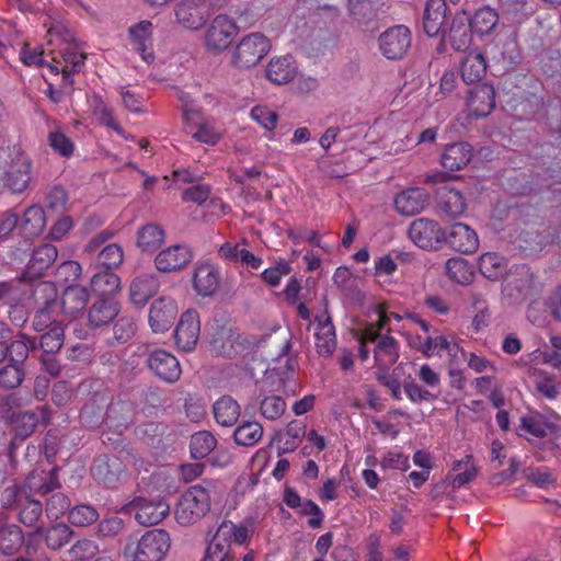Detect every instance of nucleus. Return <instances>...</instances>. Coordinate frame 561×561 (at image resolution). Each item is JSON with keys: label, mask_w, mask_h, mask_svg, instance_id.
Masks as SVG:
<instances>
[{"label": "nucleus", "mask_w": 561, "mask_h": 561, "mask_svg": "<svg viewBox=\"0 0 561 561\" xmlns=\"http://www.w3.org/2000/svg\"><path fill=\"white\" fill-rule=\"evenodd\" d=\"M203 561H232L229 545H225L214 536L206 549Z\"/></svg>", "instance_id": "obj_64"}, {"label": "nucleus", "mask_w": 561, "mask_h": 561, "mask_svg": "<svg viewBox=\"0 0 561 561\" xmlns=\"http://www.w3.org/2000/svg\"><path fill=\"white\" fill-rule=\"evenodd\" d=\"M60 486L56 471L35 470L26 478L23 489L30 493L47 494Z\"/></svg>", "instance_id": "obj_31"}, {"label": "nucleus", "mask_w": 561, "mask_h": 561, "mask_svg": "<svg viewBox=\"0 0 561 561\" xmlns=\"http://www.w3.org/2000/svg\"><path fill=\"white\" fill-rule=\"evenodd\" d=\"M499 23V14L491 7L478 9L470 20L471 28L479 34H489Z\"/></svg>", "instance_id": "obj_45"}, {"label": "nucleus", "mask_w": 561, "mask_h": 561, "mask_svg": "<svg viewBox=\"0 0 561 561\" xmlns=\"http://www.w3.org/2000/svg\"><path fill=\"white\" fill-rule=\"evenodd\" d=\"M409 238L412 242L421 249L431 250L436 244L443 242L445 231L442 230L439 225L427 218H419L409 227Z\"/></svg>", "instance_id": "obj_13"}, {"label": "nucleus", "mask_w": 561, "mask_h": 561, "mask_svg": "<svg viewBox=\"0 0 561 561\" xmlns=\"http://www.w3.org/2000/svg\"><path fill=\"white\" fill-rule=\"evenodd\" d=\"M91 287L100 296L114 295L121 288V279L112 271L103 270L93 275Z\"/></svg>", "instance_id": "obj_41"}, {"label": "nucleus", "mask_w": 561, "mask_h": 561, "mask_svg": "<svg viewBox=\"0 0 561 561\" xmlns=\"http://www.w3.org/2000/svg\"><path fill=\"white\" fill-rule=\"evenodd\" d=\"M193 285L198 295L208 297L215 294L219 286V273L209 263L198 264L195 268Z\"/></svg>", "instance_id": "obj_25"}, {"label": "nucleus", "mask_w": 561, "mask_h": 561, "mask_svg": "<svg viewBox=\"0 0 561 561\" xmlns=\"http://www.w3.org/2000/svg\"><path fill=\"white\" fill-rule=\"evenodd\" d=\"M70 561H88L99 553V546L91 539L76 541L67 551Z\"/></svg>", "instance_id": "obj_52"}, {"label": "nucleus", "mask_w": 561, "mask_h": 561, "mask_svg": "<svg viewBox=\"0 0 561 561\" xmlns=\"http://www.w3.org/2000/svg\"><path fill=\"white\" fill-rule=\"evenodd\" d=\"M81 275V265L76 261L62 262L55 272V279L57 283L69 286Z\"/></svg>", "instance_id": "obj_57"}, {"label": "nucleus", "mask_w": 561, "mask_h": 561, "mask_svg": "<svg viewBox=\"0 0 561 561\" xmlns=\"http://www.w3.org/2000/svg\"><path fill=\"white\" fill-rule=\"evenodd\" d=\"M506 268V260L495 252L483 253L479 259V270L488 279L496 280L501 278Z\"/></svg>", "instance_id": "obj_39"}, {"label": "nucleus", "mask_w": 561, "mask_h": 561, "mask_svg": "<svg viewBox=\"0 0 561 561\" xmlns=\"http://www.w3.org/2000/svg\"><path fill=\"white\" fill-rule=\"evenodd\" d=\"M271 50L270 39L262 33L243 36L232 53L231 62L238 68H251L257 65Z\"/></svg>", "instance_id": "obj_6"}, {"label": "nucleus", "mask_w": 561, "mask_h": 561, "mask_svg": "<svg viewBox=\"0 0 561 561\" xmlns=\"http://www.w3.org/2000/svg\"><path fill=\"white\" fill-rule=\"evenodd\" d=\"M192 260L193 253L187 245L175 244L159 252L154 264L160 272L169 273L184 268Z\"/></svg>", "instance_id": "obj_17"}, {"label": "nucleus", "mask_w": 561, "mask_h": 561, "mask_svg": "<svg viewBox=\"0 0 561 561\" xmlns=\"http://www.w3.org/2000/svg\"><path fill=\"white\" fill-rule=\"evenodd\" d=\"M445 0H428L424 10L423 27L428 36H436L445 23Z\"/></svg>", "instance_id": "obj_30"}, {"label": "nucleus", "mask_w": 561, "mask_h": 561, "mask_svg": "<svg viewBox=\"0 0 561 561\" xmlns=\"http://www.w3.org/2000/svg\"><path fill=\"white\" fill-rule=\"evenodd\" d=\"M461 78L467 84L481 80L485 73L486 65L479 50H470L461 60Z\"/></svg>", "instance_id": "obj_33"}, {"label": "nucleus", "mask_w": 561, "mask_h": 561, "mask_svg": "<svg viewBox=\"0 0 561 561\" xmlns=\"http://www.w3.org/2000/svg\"><path fill=\"white\" fill-rule=\"evenodd\" d=\"M261 414L267 420H277L286 411L285 401L278 396L266 397L260 405Z\"/></svg>", "instance_id": "obj_58"}, {"label": "nucleus", "mask_w": 561, "mask_h": 561, "mask_svg": "<svg viewBox=\"0 0 561 561\" xmlns=\"http://www.w3.org/2000/svg\"><path fill=\"white\" fill-rule=\"evenodd\" d=\"M22 543V534L19 527L0 528V551L3 554H12Z\"/></svg>", "instance_id": "obj_54"}, {"label": "nucleus", "mask_w": 561, "mask_h": 561, "mask_svg": "<svg viewBox=\"0 0 561 561\" xmlns=\"http://www.w3.org/2000/svg\"><path fill=\"white\" fill-rule=\"evenodd\" d=\"M216 445L217 439L211 433L207 431L197 432L191 437V455L194 459H203L214 450Z\"/></svg>", "instance_id": "obj_48"}, {"label": "nucleus", "mask_w": 561, "mask_h": 561, "mask_svg": "<svg viewBox=\"0 0 561 561\" xmlns=\"http://www.w3.org/2000/svg\"><path fill=\"white\" fill-rule=\"evenodd\" d=\"M216 422L226 427L234 425L240 416V405L231 397H221L213 407Z\"/></svg>", "instance_id": "obj_36"}, {"label": "nucleus", "mask_w": 561, "mask_h": 561, "mask_svg": "<svg viewBox=\"0 0 561 561\" xmlns=\"http://www.w3.org/2000/svg\"><path fill=\"white\" fill-rule=\"evenodd\" d=\"M316 324V348L319 355L330 356L336 348L335 328L332 318L325 309L314 317Z\"/></svg>", "instance_id": "obj_15"}, {"label": "nucleus", "mask_w": 561, "mask_h": 561, "mask_svg": "<svg viewBox=\"0 0 561 561\" xmlns=\"http://www.w3.org/2000/svg\"><path fill=\"white\" fill-rule=\"evenodd\" d=\"M451 471L453 474H449L447 480L451 481L450 484L454 489H459L469 483L478 473L471 456H466L463 459L455 461Z\"/></svg>", "instance_id": "obj_38"}, {"label": "nucleus", "mask_w": 561, "mask_h": 561, "mask_svg": "<svg viewBox=\"0 0 561 561\" xmlns=\"http://www.w3.org/2000/svg\"><path fill=\"white\" fill-rule=\"evenodd\" d=\"M201 332L198 313L195 310H187L181 316V319L174 331V339L178 347L184 352H191L195 348Z\"/></svg>", "instance_id": "obj_14"}, {"label": "nucleus", "mask_w": 561, "mask_h": 561, "mask_svg": "<svg viewBox=\"0 0 561 561\" xmlns=\"http://www.w3.org/2000/svg\"><path fill=\"white\" fill-rule=\"evenodd\" d=\"M16 511L19 512L20 522L27 527H33L38 522L43 507L39 501L33 500L31 495H28L27 500H25Z\"/></svg>", "instance_id": "obj_53"}, {"label": "nucleus", "mask_w": 561, "mask_h": 561, "mask_svg": "<svg viewBox=\"0 0 561 561\" xmlns=\"http://www.w3.org/2000/svg\"><path fill=\"white\" fill-rule=\"evenodd\" d=\"M178 306L172 298L162 297L154 300L149 309V324L154 333L169 330L176 318Z\"/></svg>", "instance_id": "obj_16"}, {"label": "nucleus", "mask_w": 561, "mask_h": 561, "mask_svg": "<svg viewBox=\"0 0 561 561\" xmlns=\"http://www.w3.org/2000/svg\"><path fill=\"white\" fill-rule=\"evenodd\" d=\"M263 426L255 421H248L239 425L233 432L236 444L252 447L262 439Z\"/></svg>", "instance_id": "obj_43"}, {"label": "nucleus", "mask_w": 561, "mask_h": 561, "mask_svg": "<svg viewBox=\"0 0 561 561\" xmlns=\"http://www.w3.org/2000/svg\"><path fill=\"white\" fill-rule=\"evenodd\" d=\"M119 308L117 302L111 299L96 300L89 310V323L93 327H102L117 317Z\"/></svg>", "instance_id": "obj_37"}, {"label": "nucleus", "mask_w": 561, "mask_h": 561, "mask_svg": "<svg viewBox=\"0 0 561 561\" xmlns=\"http://www.w3.org/2000/svg\"><path fill=\"white\" fill-rule=\"evenodd\" d=\"M99 519V512L91 505L81 504L69 510L68 520L77 527H88Z\"/></svg>", "instance_id": "obj_51"}, {"label": "nucleus", "mask_w": 561, "mask_h": 561, "mask_svg": "<svg viewBox=\"0 0 561 561\" xmlns=\"http://www.w3.org/2000/svg\"><path fill=\"white\" fill-rule=\"evenodd\" d=\"M28 495L27 491L23 488L16 485L8 486L1 494L2 506L5 508L18 510L21 504L27 500Z\"/></svg>", "instance_id": "obj_62"}, {"label": "nucleus", "mask_w": 561, "mask_h": 561, "mask_svg": "<svg viewBox=\"0 0 561 561\" xmlns=\"http://www.w3.org/2000/svg\"><path fill=\"white\" fill-rule=\"evenodd\" d=\"M89 299L90 294L85 287L69 285L64 290L59 305L65 314L77 316L85 309Z\"/></svg>", "instance_id": "obj_27"}, {"label": "nucleus", "mask_w": 561, "mask_h": 561, "mask_svg": "<svg viewBox=\"0 0 561 561\" xmlns=\"http://www.w3.org/2000/svg\"><path fill=\"white\" fill-rule=\"evenodd\" d=\"M137 325L131 317H121L113 327L114 337L121 343L129 341L136 333Z\"/></svg>", "instance_id": "obj_61"}, {"label": "nucleus", "mask_w": 561, "mask_h": 561, "mask_svg": "<svg viewBox=\"0 0 561 561\" xmlns=\"http://www.w3.org/2000/svg\"><path fill=\"white\" fill-rule=\"evenodd\" d=\"M209 344L213 353L224 357H232L242 348L239 334L231 328H218L211 334Z\"/></svg>", "instance_id": "obj_20"}, {"label": "nucleus", "mask_w": 561, "mask_h": 561, "mask_svg": "<svg viewBox=\"0 0 561 561\" xmlns=\"http://www.w3.org/2000/svg\"><path fill=\"white\" fill-rule=\"evenodd\" d=\"M90 106L94 113L100 119V122L107 127L116 130L117 133H121L122 129L118 126V124L115 122L113 117L112 110L107 106V104L102 100L100 95L94 94L90 99Z\"/></svg>", "instance_id": "obj_55"}, {"label": "nucleus", "mask_w": 561, "mask_h": 561, "mask_svg": "<svg viewBox=\"0 0 561 561\" xmlns=\"http://www.w3.org/2000/svg\"><path fill=\"white\" fill-rule=\"evenodd\" d=\"M139 355H147L149 370L159 379L172 383L179 380L182 374L178 358L164 350H152L150 344L138 347Z\"/></svg>", "instance_id": "obj_8"}, {"label": "nucleus", "mask_w": 561, "mask_h": 561, "mask_svg": "<svg viewBox=\"0 0 561 561\" xmlns=\"http://www.w3.org/2000/svg\"><path fill=\"white\" fill-rule=\"evenodd\" d=\"M57 297L56 285L51 282H41L33 289V299L36 308L57 310Z\"/></svg>", "instance_id": "obj_44"}, {"label": "nucleus", "mask_w": 561, "mask_h": 561, "mask_svg": "<svg viewBox=\"0 0 561 561\" xmlns=\"http://www.w3.org/2000/svg\"><path fill=\"white\" fill-rule=\"evenodd\" d=\"M151 35L152 24L149 21H141L129 27V37L134 49L141 55L146 62L153 60Z\"/></svg>", "instance_id": "obj_26"}, {"label": "nucleus", "mask_w": 561, "mask_h": 561, "mask_svg": "<svg viewBox=\"0 0 561 561\" xmlns=\"http://www.w3.org/2000/svg\"><path fill=\"white\" fill-rule=\"evenodd\" d=\"M119 465L105 457L98 458L91 467L92 476L104 484H112L117 480Z\"/></svg>", "instance_id": "obj_50"}, {"label": "nucleus", "mask_w": 561, "mask_h": 561, "mask_svg": "<svg viewBox=\"0 0 561 561\" xmlns=\"http://www.w3.org/2000/svg\"><path fill=\"white\" fill-rule=\"evenodd\" d=\"M471 147L466 142L447 145L442 154V165L449 171L462 169L471 159Z\"/></svg>", "instance_id": "obj_29"}, {"label": "nucleus", "mask_w": 561, "mask_h": 561, "mask_svg": "<svg viewBox=\"0 0 561 561\" xmlns=\"http://www.w3.org/2000/svg\"><path fill=\"white\" fill-rule=\"evenodd\" d=\"M102 408L94 410V402L87 403L80 414V417L90 425H95L102 417L104 424L114 432L121 434L134 421V405L129 401H115L107 405L106 411L102 414Z\"/></svg>", "instance_id": "obj_3"}, {"label": "nucleus", "mask_w": 561, "mask_h": 561, "mask_svg": "<svg viewBox=\"0 0 561 561\" xmlns=\"http://www.w3.org/2000/svg\"><path fill=\"white\" fill-rule=\"evenodd\" d=\"M164 230L157 224H147L137 232V247L142 252L152 253L164 242Z\"/></svg>", "instance_id": "obj_35"}, {"label": "nucleus", "mask_w": 561, "mask_h": 561, "mask_svg": "<svg viewBox=\"0 0 561 561\" xmlns=\"http://www.w3.org/2000/svg\"><path fill=\"white\" fill-rule=\"evenodd\" d=\"M297 75V67L291 56L274 57L265 69L268 81L280 85L290 82Z\"/></svg>", "instance_id": "obj_21"}, {"label": "nucleus", "mask_w": 561, "mask_h": 561, "mask_svg": "<svg viewBox=\"0 0 561 561\" xmlns=\"http://www.w3.org/2000/svg\"><path fill=\"white\" fill-rule=\"evenodd\" d=\"M159 288L158 279L152 274H142L133 279L129 287L130 299L135 305H145Z\"/></svg>", "instance_id": "obj_28"}, {"label": "nucleus", "mask_w": 561, "mask_h": 561, "mask_svg": "<svg viewBox=\"0 0 561 561\" xmlns=\"http://www.w3.org/2000/svg\"><path fill=\"white\" fill-rule=\"evenodd\" d=\"M70 507V501L64 493L53 494L46 503V514L51 519H57Z\"/></svg>", "instance_id": "obj_63"}, {"label": "nucleus", "mask_w": 561, "mask_h": 561, "mask_svg": "<svg viewBox=\"0 0 561 561\" xmlns=\"http://www.w3.org/2000/svg\"><path fill=\"white\" fill-rule=\"evenodd\" d=\"M8 187L13 193H22L31 181V160L24 151L14 146L9 149L8 159L2 163Z\"/></svg>", "instance_id": "obj_10"}, {"label": "nucleus", "mask_w": 561, "mask_h": 561, "mask_svg": "<svg viewBox=\"0 0 561 561\" xmlns=\"http://www.w3.org/2000/svg\"><path fill=\"white\" fill-rule=\"evenodd\" d=\"M444 242L461 253H472L479 247L478 236L468 225L457 222L445 231Z\"/></svg>", "instance_id": "obj_18"}, {"label": "nucleus", "mask_w": 561, "mask_h": 561, "mask_svg": "<svg viewBox=\"0 0 561 561\" xmlns=\"http://www.w3.org/2000/svg\"><path fill=\"white\" fill-rule=\"evenodd\" d=\"M46 226L45 211L41 206H30L19 219L18 228L27 237L41 234Z\"/></svg>", "instance_id": "obj_32"}, {"label": "nucleus", "mask_w": 561, "mask_h": 561, "mask_svg": "<svg viewBox=\"0 0 561 561\" xmlns=\"http://www.w3.org/2000/svg\"><path fill=\"white\" fill-rule=\"evenodd\" d=\"M239 33L237 22L227 14H218L207 26L204 34V44L211 53L226 50Z\"/></svg>", "instance_id": "obj_9"}, {"label": "nucleus", "mask_w": 561, "mask_h": 561, "mask_svg": "<svg viewBox=\"0 0 561 561\" xmlns=\"http://www.w3.org/2000/svg\"><path fill=\"white\" fill-rule=\"evenodd\" d=\"M23 377L22 367L10 363L0 369V387L14 389L21 385Z\"/></svg>", "instance_id": "obj_59"}, {"label": "nucleus", "mask_w": 561, "mask_h": 561, "mask_svg": "<svg viewBox=\"0 0 561 561\" xmlns=\"http://www.w3.org/2000/svg\"><path fill=\"white\" fill-rule=\"evenodd\" d=\"M412 45V33L405 25H393L377 37L378 51L390 61L402 60Z\"/></svg>", "instance_id": "obj_5"}, {"label": "nucleus", "mask_w": 561, "mask_h": 561, "mask_svg": "<svg viewBox=\"0 0 561 561\" xmlns=\"http://www.w3.org/2000/svg\"><path fill=\"white\" fill-rule=\"evenodd\" d=\"M48 35L50 37V44L57 42L60 46L65 45V47H60V54L64 60V66L61 69H59L57 65H48V67L55 73L61 71L64 81L70 84L72 82L70 80V76L81 70V67L84 64L85 55L79 53L77 47L71 44L72 36L64 28V26L56 25L50 27Z\"/></svg>", "instance_id": "obj_4"}, {"label": "nucleus", "mask_w": 561, "mask_h": 561, "mask_svg": "<svg viewBox=\"0 0 561 561\" xmlns=\"http://www.w3.org/2000/svg\"><path fill=\"white\" fill-rule=\"evenodd\" d=\"M428 193L420 187L408 188L399 193L394 198L397 211L403 216H414L420 214L428 205Z\"/></svg>", "instance_id": "obj_19"}, {"label": "nucleus", "mask_w": 561, "mask_h": 561, "mask_svg": "<svg viewBox=\"0 0 561 561\" xmlns=\"http://www.w3.org/2000/svg\"><path fill=\"white\" fill-rule=\"evenodd\" d=\"M211 15V7L207 0H181L175 7L179 24L191 31L201 30Z\"/></svg>", "instance_id": "obj_11"}, {"label": "nucleus", "mask_w": 561, "mask_h": 561, "mask_svg": "<svg viewBox=\"0 0 561 561\" xmlns=\"http://www.w3.org/2000/svg\"><path fill=\"white\" fill-rule=\"evenodd\" d=\"M64 328L55 324L41 336L39 346L45 353H56L64 344Z\"/></svg>", "instance_id": "obj_56"}, {"label": "nucleus", "mask_w": 561, "mask_h": 561, "mask_svg": "<svg viewBox=\"0 0 561 561\" xmlns=\"http://www.w3.org/2000/svg\"><path fill=\"white\" fill-rule=\"evenodd\" d=\"M57 248L49 243H44L33 250L32 256L26 265L25 275L28 278H37L55 262L57 259Z\"/></svg>", "instance_id": "obj_22"}, {"label": "nucleus", "mask_w": 561, "mask_h": 561, "mask_svg": "<svg viewBox=\"0 0 561 561\" xmlns=\"http://www.w3.org/2000/svg\"><path fill=\"white\" fill-rule=\"evenodd\" d=\"M468 104L477 117H484L495 106V91L491 84L483 83L470 91Z\"/></svg>", "instance_id": "obj_23"}, {"label": "nucleus", "mask_w": 561, "mask_h": 561, "mask_svg": "<svg viewBox=\"0 0 561 561\" xmlns=\"http://www.w3.org/2000/svg\"><path fill=\"white\" fill-rule=\"evenodd\" d=\"M34 535L39 536L50 550H59L70 542L73 530L65 523H58L49 527H36Z\"/></svg>", "instance_id": "obj_24"}, {"label": "nucleus", "mask_w": 561, "mask_h": 561, "mask_svg": "<svg viewBox=\"0 0 561 561\" xmlns=\"http://www.w3.org/2000/svg\"><path fill=\"white\" fill-rule=\"evenodd\" d=\"M250 116L266 130L275 129L278 115L275 111L264 105H256L251 110Z\"/></svg>", "instance_id": "obj_60"}, {"label": "nucleus", "mask_w": 561, "mask_h": 561, "mask_svg": "<svg viewBox=\"0 0 561 561\" xmlns=\"http://www.w3.org/2000/svg\"><path fill=\"white\" fill-rule=\"evenodd\" d=\"M129 512H135V519L141 526H153L162 522L169 514L170 506L165 501L136 497L127 505Z\"/></svg>", "instance_id": "obj_12"}, {"label": "nucleus", "mask_w": 561, "mask_h": 561, "mask_svg": "<svg viewBox=\"0 0 561 561\" xmlns=\"http://www.w3.org/2000/svg\"><path fill=\"white\" fill-rule=\"evenodd\" d=\"M36 340L25 334H20L18 339L8 344V356L11 364L21 366L28 357L31 351L36 348Z\"/></svg>", "instance_id": "obj_42"}, {"label": "nucleus", "mask_w": 561, "mask_h": 561, "mask_svg": "<svg viewBox=\"0 0 561 561\" xmlns=\"http://www.w3.org/2000/svg\"><path fill=\"white\" fill-rule=\"evenodd\" d=\"M471 31H473L463 16H456L453 20L448 39L456 50H466L471 43Z\"/></svg>", "instance_id": "obj_40"}, {"label": "nucleus", "mask_w": 561, "mask_h": 561, "mask_svg": "<svg viewBox=\"0 0 561 561\" xmlns=\"http://www.w3.org/2000/svg\"><path fill=\"white\" fill-rule=\"evenodd\" d=\"M446 274L451 280L460 285H469L473 279L472 267L462 257L447 260Z\"/></svg>", "instance_id": "obj_47"}, {"label": "nucleus", "mask_w": 561, "mask_h": 561, "mask_svg": "<svg viewBox=\"0 0 561 561\" xmlns=\"http://www.w3.org/2000/svg\"><path fill=\"white\" fill-rule=\"evenodd\" d=\"M385 317L381 318L379 325L368 324L364 329V341L376 344L374 351L376 366L387 371L398 360L399 352L396 340L391 335L381 333Z\"/></svg>", "instance_id": "obj_7"}, {"label": "nucleus", "mask_w": 561, "mask_h": 561, "mask_svg": "<svg viewBox=\"0 0 561 561\" xmlns=\"http://www.w3.org/2000/svg\"><path fill=\"white\" fill-rule=\"evenodd\" d=\"M124 260V252L117 243H111L96 251L95 265L111 271L118 267Z\"/></svg>", "instance_id": "obj_49"}, {"label": "nucleus", "mask_w": 561, "mask_h": 561, "mask_svg": "<svg viewBox=\"0 0 561 561\" xmlns=\"http://www.w3.org/2000/svg\"><path fill=\"white\" fill-rule=\"evenodd\" d=\"M215 537L225 545L231 542L242 545L249 537V529L244 525H236L230 520H225L217 529Z\"/></svg>", "instance_id": "obj_46"}, {"label": "nucleus", "mask_w": 561, "mask_h": 561, "mask_svg": "<svg viewBox=\"0 0 561 561\" xmlns=\"http://www.w3.org/2000/svg\"><path fill=\"white\" fill-rule=\"evenodd\" d=\"M171 547L164 529L147 530L137 541L126 543L124 556L130 561H162Z\"/></svg>", "instance_id": "obj_2"}, {"label": "nucleus", "mask_w": 561, "mask_h": 561, "mask_svg": "<svg viewBox=\"0 0 561 561\" xmlns=\"http://www.w3.org/2000/svg\"><path fill=\"white\" fill-rule=\"evenodd\" d=\"M216 485L211 481H203L191 486L180 499L175 517L179 524L187 526L199 520L209 511L210 495Z\"/></svg>", "instance_id": "obj_1"}, {"label": "nucleus", "mask_w": 561, "mask_h": 561, "mask_svg": "<svg viewBox=\"0 0 561 561\" xmlns=\"http://www.w3.org/2000/svg\"><path fill=\"white\" fill-rule=\"evenodd\" d=\"M438 206L447 216L455 218L465 213L467 204L460 191L445 186L439 191Z\"/></svg>", "instance_id": "obj_34"}]
</instances>
